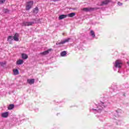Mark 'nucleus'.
Masks as SVG:
<instances>
[{
  "mask_svg": "<svg viewBox=\"0 0 129 129\" xmlns=\"http://www.w3.org/2000/svg\"><path fill=\"white\" fill-rule=\"evenodd\" d=\"M70 40V38H67L63 41H61L60 42H56V45H63V44H65V43H68Z\"/></svg>",
  "mask_w": 129,
  "mask_h": 129,
  "instance_id": "obj_6",
  "label": "nucleus"
},
{
  "mask_svg": "<svg viewBox=\"0 0 129 129\" xmlns=\"http://www.w3.org/2000/svg\"><path fill=\"white\" fill-rule=\"evenodd\" d=\"M67 55V52L66 51H61L60 53V56L61 57H65Z\"/></svg>",
  "mask_w": 129,
  "mask_h": 129,
  "instance_id": "obj_15",
  "label": "nucleus"
},
{
  "mask_svg": "<svg viewBox=\"0 0 129 129\" xmlns=\"http://www.w3.org/2000/svg\"><path fill=\"white\" fill-rule=\"evenodd\" d=\"M35 23L34 22H27V21H23L22 23H21V26H22V27L24 26H28L29 27V26H33V25H34Z\"/></svg>",
  "mask_w": 129,
  "mask_h": 129,
  "instance_id": "obj_3",
  "label": "nucleus"
},
{
  "mask_svg": "<svg viewBox=\"0 0 129 129\" xmlns=\"http://www.w3.org/2000/svg\"><path fill=\"white\" fill-rule=\"evenodd\" d=\"M13 40L16 42H19V33H16L13 36Z\"/></svg>",
  "mask_w": 129,
  "mask_h": 129,
  "instance_id": "obj_7",
  "label": "nucleus"
},
{
  "mask_svg": "<svg viewBox=\"0 0 129 129\" xmlns=\"http://www.w3.org/2000/svg\"><path fill=\"white\" fill-rule=\"evenodd\" d=\"M22 59H28V55L25 53H22Z\"/></svg>",
  "mask_w": 129,
  "mask_h": 129,
  "instance_id": "obj_18",
  "label": "nucleus"
},
{
  "mask_svg": "<svg viewBox=\"0 0 129 129\" xmlns=\"http://www.w3.org/2000/svg\"><path fill=\"white\" fill-rule=\"evenodd\" d=\"M94 10H96V8H85L83 9V11H84V12H92L93 11H94Z\"/></svg>",
  "mask_w": 129,
  "mask_h": 129,
  "instance_id": "obj_5",
  "label": "nucleus"
},
{
  "mask_svg": "<svg viewBox=\"0 0 129 129\" xmlns=\"http://www.w3.org/2000/svg\"><path fill=\"white\" fill-rule=\"evenodd\" d=\"M13 72L15 75H19V70L18 69H15L13 70Z\"/></svg>",
  "mask_w": 129,
  "mask_h": 129,
  "instance_id": "obj_21",
  "label": "nucleus"
},
{
  "mask_svg": "<svg viewBox=\"0 0 129 129\" xmlns=\"http://www.w3.org/2000/svg\"><path fill=\"white\" fill-rule=\"evenodd\" d=\"M14 40V37L13 36H9L8 37L7 41L10 42L11 44L12 43V41Z\"/></svg>",
  "mask_w": 129,
  "mask_h": 129,
  "instance_id": "obj_12",
  "label": "nucleus"
},
{
  "mask_svg": "<svg viewBox=\"0 0 129 129\" xmlns=\"http://www.w3.org/2000/svg\"><path fill=\"white\" fill-rule=\"evenodd\" d=\"M67 17V15H61L60 16H59V20H63V19H65V18Z\"/></svg>",
  "mask_w": 129,
  "mask_h": 129,
  "instance_id": "obj_17",
  "label": "nucleus"
},
{
  "mask_svg": "<svg viewBox=\"0 0 129 129\" xmlns=\"http://www.w3.org/2000/svg\"><path fill=\"white\" fill-rule=\"evenodd\" d=\"M122 110L121 109H117V110L115 111V114L116 115H115V116L116 117H118V116H119V114H120V113H121L122 112Z\"/></svg>",
  "mask_w": 129,
  "mask_h": 129,
  "instance_id": "obj_10",
  "label": "nucleus"
},
{
  "mask_svg": "<svg viewBox=\"0 0 129 129\" xmlns=\"http://www.w3.org/2000/svg\"><path fill=\"white\" fill-rule=\"evenodd\" d=\"M33 5H34V2L30 1L28 2L26 7V10L29 11L32 8Z\"/></svg>",
  "mask_w": 129,
  "mask_h": 129,
  "instance_id": "obj_4",
  "label": "nucleus"
},
{
  "mask_svg": "<svg viewBox=\"0 0 129 129\" xmlns=\"http://www.w3.org/2000/svg\"><path fill=\"white\" fill-rule=\"evenodd\" d=\"M90 35L91 36L92 38H95V33L93 30H91Z\"/></svg>",
  "mask_w": 129,
  "mask_h": 129,
  "instance_id": "obj_16",
  "label": "nucleus"
},
{
  "mask_svg": "<svg viewBox=\"0 0 129 129\" xmlns=\"http://www.w3.org/2000/svg\"><path fill=\"white\" fill-rule=\"evenodd\" d=\"M99 118L100 120H101V121H102L103 120V118L102 117H99Z\"/></svg>",
  "mask_w": 129,
  "mask_h": 129,
  "instance_id": "obj_27",
  "label": "nucleus"
},
{
  "mask_svg": "<svg viewBox=\"0 0 129 129\" xmlns=\"http://www.w3.org/2000/svg\"><path fill=\"white\" fill-rule=\"evenodd\" d=\"M23 63H24V60H23L22 59H19L17 61L16 64L17 65H22Z\"/></svg>",
  "mask_w": 129,
  "mask_h": 129,
  "instance_id": "obj_14",
  "label": "nucleus"
},
{
  "mask_svg": "<svg viewBox=\"0 0 129 129\" xmlns=\"http://www.w3.org/2000/svg\"><path fill=\"white\" fill-rule=\"evenodd\" d=\"M27 83H28V84H30V85L32 84H34L35 83V79H28Z\"/></svg>",
  "mask_w": 129,
  "mask_h": 129,
  "instance_id": "obj_11",
  "label": "nucleus"
},
{
  "mask_svg": "<svg viewBox=\"0 0 129 129\" xmlns=\"http://www.w3.org/2000/svg\"><path fill=\"white\" fill-rule=\"evenodd\" d=\"M7 0H0V5H3V4H5Z\"/></svg>",
  "mask_w": 129,
  "mask_h": 129,
  "instance_id": "obj_24",
  "label": "nucleus"
},
{
  "mask_svg": "<svg viewBox=\"0 0 129 129\" xmlns=\"http://www.w3.org/2000/svg\"><path fill=\"white\" fill-rule=\"evenodd\" d=\"M38 12L39 9H38V7H36L33 10V13H34V14H38Z\"/></svg>",
  "mask_w": 129,
  "mask_h": 129,
  "instance_id": "obj_22",
  "label": "nucleus"
},
{
  "mask_svg": "<svg viewBox=\"0 0 129 129\" xmlns=\"http://www.w3.org/2000/svg\"><path fill=\"white\" fill-rule=\"evenodd\" d=\"M3 12H4V13H5L6 14H7V13H9V10H8V9H4L3 10Z\"/></svg>",
  "mask_w": 129,
  "mask_h": 129,
  "instance_id": "obj_26",
  "label": "nucleus"
},
{
  "mask_svg": "<svg viewBox=\"0 0 129 129\" xmlns=\"http://www.w3.org/2000/svg\"><path fill=\"white\" fill-rule=\"evenodd\" d=\"M117 124H120V121H118V122H116Z\"/></svg>",
  "mask_w": 129,
  "mask_h": 129,
  "instance_id": "obj_29",
  "label": "nucleus"
},
{
  "mask_svg": "<svg viewBox=\"0 0 129 129\" xmlns=\"http://www.w3.org/2000/svg\"><path fill=\"white\" fill-rule=\"evenodd\" d=\"M110 0H105L104 1H103L101 4L100 6H104V5H107V4H108L109 3Z\"/></svg>",
  "mask_w": 129,
  "mask_h": 129,
  "instance_id": "obj_13",
  "label": "nucleus"
},
{
  "mask_svg": "<svg viewBox=\"0 0 129 129\" xmlns=\"http://www.w3.org/2000/svg\"><path fill=\"white\" fill-rule=\"evenodd\" d=\"M57 1H59V0H53V1L54 2H57Z\"/></svg>",
  "mask_w": 129,
  "mask_h": 129,
  "instance_id": "obj_30",
  "label": "nucleus"
},
{
  "mask_svg": "<svg viewBox=\"0 0 129 129\" xmlns=\"http://www.w3.org/2000/svg\"><path fill=\"white\" fill-rule=\"evenodd\" d=\"M113 70H114V71L118 70V73H119V69L121 68V65H122V63H121V62H120V61L117 60L114 62V63H113Z\"/></svg>",
  "mask_w": 129,
  "mask_h": 129,
  "instance_id": "obj_2",
  "label": "nucleus"
},
{
  "mask_svg": "<svg viewBox=\"0 0 129 129\" xmlns=\"http://www.w3.org/2000/svg\"><path fill=\"white\" fill-rule=\"evenodd\" d=\"M0 65H1V66H4L6 65V62H3V61L0 62Z\"/></svg>",
  "mask_w": 129,
  "mask_h": 129,
  "instance_id": "obj_25",
  "label": "nucleus"
},
{
  "mask_svg": "<svg viewBox=\"0 0 129 129\" xmlns=\"http://www.w3.org/2000/svg\"><path fill=\"white\" fill-rule=\"evenodd\" d=\"M117 5H118V6H121L122 5V3H121L120 2H118Z\"/></svg>",
  "mask_w": 129,
  "mask_h": 129,
  "instance_id": "obj_28",
  "label": "nucleus"
},
{
  "mask_svg": "<svg viewBox=\"0 0 129 129\" xmlns=\"http://www.w3.org/2000/svg\"><path fill=\"white\" fill-rule=\"evenodd\" d=\"M2 117L4 118H7L9 116V112H5L1 114Z\"/></svg>",
  "mask_w": 129,
  "mask_h": 129,
  "instance_id": "obj_8",
  "label": "nucleus"
},
{
  "mask_svg": "<svg viewBox=\"0 0 129 129\" xmlns=\"http://www.w3.org/2000/svg\"><path fill=\"white\" fill-rule=\"evenodd\" d=\"M75 15H76V14L75 13H72L68 14V16L70 18H73V17H74L75 16Z\"/></svg>",
  "mask_w": 129,
  "mask_h": 129,
  "instance_id": "obj_20",
  "label": "nucleus"
},
{
  "mask_svg": "<svg viewBox=\"0 0 129 129\" xmlns=\"http://www.w3.org/2000/svg\"><path fill=\"white\" fill-rule=\"evenodd\" d=\"M108 103L100 101L98 104H94L93 107H91L90 111L94 113H100L107 107Z\"/></svg>",
  "mask_w": 129,
  "mask_h": 129,
  "instance_id": "obj_1",
  "label": "nucleus"
},
{
  "mask_svg": "<svg viewBox=\"0 0 129 129\" xmlns=\"http://www.w3.org/2000/svg\"><path fill=\"white\" fill-rule=\"evenodd\" d=\"M111 89H112L113 91H115L116 90V86H111Z\"/></svg>",
  "mask_w": 129,
  "mask_h": 129,
  "instance_id": "obj_23",
  "label": "nucleus"
},
{
  "mask_svg": "<svg viewBox=\"0 0 129 129\" xmlns=\"http://www.w3.org/2000/svg\"><path fill=\"white\" fill-rule=\"evenodd\" d=\"M51 51H52V49L49 48L47 50H46L45 51H43V52L40 53V54L41 55H47V54H49V52Z\"/></svg>",
  "mask_w": 129,
  "mask_h": 129,
  "instance_id": "obj_9",
  "label": "nucleus"
},
{
  "mask_svg": "<svg viewBox=\"0 0 129 129\" xmlns=\"http://www.w3.org/2000/svg\"><path fill=\"white\" fill-rule=\"evenodd\" d=\"M14 107H15V105L10 104L8 106V109H9V110H11V109H13Z\"/></svg>",
  "mask_w": 129,
  "mask_h": 129,
  "instance_id": "obj_19",
  "label": "nucleus"
}]
</instances>
